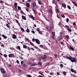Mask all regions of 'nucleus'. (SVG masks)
I'll list each match as a JSON object with an SVG mask.
<instances>
[{"label":"nucleus","instance_id":"nucleus-1","mask_svg":"<svg viewBox=\"0 0 77 77\" xmlns=\"http://www.w3.org/2000/svg\"><path fill=\"white\" fill-rule=\"evenodd\" d=\"M76 60H77V59L76 58L73 57L72 58L71 62H76Z\"/></svg>","mask_w":77,"mask_h":77},{"label":"nucleus","instance_id":"nucleus-2","mask_svg":"<svg viewBox=\"0 0 77 77\" xmlns=\"http://www.w3.org/2000/svg\"><path fill=\"white\" fill-rule=\"evenodd\" d=\"M9 57H15V55L13 54H9L8 55Z\"/></svg>","mask_w":77,"mask_h":77},{"label":"nucleus","instance_id":"nucleus-3","mask_svg":"<svg viewBox=\"0 0 77 77\" xmlns=\"http://www.w3.org/2000/svg\"><path fill=\"white\" fill-rule=\"evenodd\" d=\"M1 71L2 74H3V73L4 74H5V73H6V71H5V70H4L3 68L1 69Z\"/></svg>","mask_w":77,"mask_h":77},{"label":"nucleus","instance_id":"nucleus-4","mask_svg":"<svg viewBox=\"0 0 77 77\" xmlns=\"http://www.w3.org/2000/svg\"><path fill=\"white\" fill-rule=\"evenodd\" d=\"M35 42H36V43L37 44H40V41H39V40L38 39H35Z\"/></svg>","mask_w":77,"mask_h":77},{"label":"nucleus","instance_id":"nucleus-5","mask_svg":"<svg viewBox=\"0 0 77 77\" xmlns=\"http://www.w3.org/2000/svg\"><path fill=\"white\" fill-rule=\"evenodd\" d=\"M54 27V26H53V27L51 26L48 29V30L49 31H50V32H52V30H53V28Z\"/></svg>","mask_w":77,"mask_h":77},{"label":"nucleus","instance_id":"nucleus-6","mask_svg":"<svg viewBox=\"0 0 77 77\" xmlns=\"http://www.w3.org/2000/svg\"><path fill=\"white\" fill-rule=\"evenodd\" d=\"M66 58L67 59H69L71 61V60H72V57H69L68 56H66Z\"/></svg>","mask_w":77,"mask_h":77},{"label":"nucleus","instance_id":"nucleus-7","mask_svg":"<svg viewBox=\"0 0 77 77\" xmlns=\"http://www.w3.org/2000/svg\"><path fill=\"white\" fill-rule=\"evenodd\" d=\"M36 30L38 32V33H39V34H41V35L42 34V33L41 32H40V29H39V28H37L36 29Z\"/></svg>","mask_w":77,"mask_h":77},{"label":"nucleus","instance_id":"nucleus-8","mask_svg":"<svg viewBox=\"0 0 77 77\" xmlns=\"http://www.w3.org/2000/svg\"><path fill=\"white\" fill-rule=\"evenodd\" d=\"M71 71L72 72H74L75 74H76V73H77V72H76V71L73 69H71Z\"/></svg>","mask_w":77,"mask_h":77},{"label":"nucleus","instance_id":"nucleus-9","mask_svg":"<svg viewBox=\"0 0 77 77\" xmlns=\"http://www.w3.org/2000/svg\"><path fill=\"white\" fill-rule=\"evenodd\" d=\"M36 64L34 63H32L30 65V66H31V67H32V66H36Z\"/></svg>","mask_w":77,"mask_h":77},{"label":"nucleus","instance_id":"nucleus-10","mask_svg":"<svg viewBox=\"0 0 77 77\" xmlns=\"http://www.w3.org/2000/svg\"><path fill=\"white\" fill-rule=\"evenodd\" d=\"M2 37H3V38H4L5 39L8 38V37L4 35H2Z\"/></svg>","mask_w":77,"mask_h":77},{"label":"nucleus","instance_id":"nucleus-11","mask_svg":"<svg viewBox=\"0 0 77 77\" xmlns=\"http://www.w3.org/2000/svg\"><path fill=\"white\" fill-rule=\"evenodd\" d=\"M26 6L27 8H29L30 7V4L29 3H26Z\"/></svg>","mask_w":77,"mask_h":77},{"label":"nucleus","instance_id":"nucleus-12","mask_svg":"<svg viewBox=\"0 0 77 77\" xmlns=\"http://www.w3.org/2000/svg\"><path fill=\"white\" fill-rule=\"evenodd\" d=\"M55 11L57 14V13H59V9H56Z\"/></svg>","mask_w":77,"mask_h":77},{"label":"nucleus","instance_id":"nucleus-13","mask_svg":"<svg viewBox=\"0 0 77 77\" xmlns=\"http://www.w3.org/2000/svg\"><path fill=\"white\" fill-rule=\"evenodd\" d=\"M22 17L23 19L24 20H26V17H25L23 15H22Z\"/></svg>","mask_w":77,"mask_h":77},{"label":"nucleus","instance_id":"nucleus-14","mask_svg":"<svg viewBox=\"0 0 77 77\" xmlns=\"http://www.w3.org/2000/svg\"><path fill=\"white\" fill-rule=\"evenodd\" d=\"M12 38L13 39H16V38H17V36H16V35H15V34H13V35Z\"/></svg>","mask_w":77,"mask_h":77},{"label":"nucleus","instance_id":"nucleus-15","mask_svg":"<svg viewBox=\"0 0 77 77\" xmlns=\"http://www.w3.org/2000/svg\"><path fill=\"white\" fill-rule=\"evenodd\" d=\"M17 3H15L14 4V6L16 9H17Z\"/></svg>","mask_w":77,"mask_h":77},{"label":"nucleus","instance_id":"nucleus-16","mask_svg":"<svg viewBox=\"0 0 77 77\" xmlns=\"http://www.w3.org/2000/svg\"><path fill=\"white\" fill-rule=\"evenodd\" d=\"M62 38V36L60 35V37H59V39L58 40L59 41H60L61 40Z\"/></svg>","mask_w":77,"mask_h":77},{"label":"nucleus","instance_id":"nucleus-17","mask_svg":"<svg viewBox=\"0 0 77 77\" xmlns=\"http://www.w3.org/2000/svg\"><path fill=\"white\" fill-rule=\"evenodd\" d=\"M62 6H63V8H66V4H62Z\"/></svg>","mask_w":77,"mask_h":77},{"label":"nucleus","instance_id":"nucleus-18","mask_svg":"<svg viewBox=\"0 0 77 77\" xmlns=\"http://www.w3.org/2000/svg\"><path fill=\"white\" fill-rule=\"evenodd\" d=\"M42 59V60H44V61H46V59H45V58L44 57H41Z\"/></svg>","mask_w":77,"mask_h":77},{"label":"nucleus","instance_id":"nucleus-19","mask_svg":"<svg viewBox=\"0 0 77 77\" xmlns=\"http://www.w3.org/2000/svg\"><path fill=\"white\" fill-rule=\"evenodd\" d=\"M30 18H32V20H35L34 17H33V15H30Z\"/></svg>","mask_w":77,"mask_h":77},{"label":"nucleus","instance_id":"nucleus-20","mask_svg":"<svg viewBox=\"0 0 77 77\" xmlns=\"http://www.w3.org/2000/svg\"><path fill=\"white\" fill-rule=\"evenodd\" d=\"M20 29L21 31H22V32H24V29L23 28H22V27H20Z\"/></svg>","mask_w":77,"mask_h":77},{"label":"nucleus","instance_id":"nucleus-21","mask_svg":"<svg viewBox=\"0 0 77 77\" xmlns=\"http://www.w3.org/2000/svg\"><path fill=\"white\" fill-rule=\"evenodd\" d=\"M48 11L51 14H52V13L53 12H52V10L51 9H49Z\"/></svg>","mask_w":77,"mask_h":77},{"label":"nucleus","instance_id":"nucleus-22","mask_svg":"<svg viewBox=\"0 0 77 77\" xmlns=\"http://www.w3.org/2000/svg\"><path fill=\"white\" fill-rule=\"evenodd\" d=\"M67 30L69 32H72V30L71 29H69H69H67Z\"/></svg>","mask_w":77,"mask_h":77},{"label":"nucleus","instance_id":"nucleus-23","mask_svg":"<svg viewBox=\"0 0 77 77\" xmlns=\"http://www.w3.org/2000/svg\"><path fill=\"white\" fill-rule=\"evenodd\" d=\"M6 26L7 27H8V28L9 29L11 28V27H10V26H9V25L8 24H7Z\"/></svg>","mask_w":77,"mask_h":77},{"label":"nucleus","instance_id":"nucleus-24","mask_svg":"<svg viewBox=\"0 0 77 77\" xmlns=\"http://www.w3.org/2000/svg\"><path fill=\"white\" fill-rule=\"evenodd\" d=\"M36 5V3L35 2H34L33 3V7L34 8L35 6Z\"/></svg>","mask_w":77,"mask_h":77},{"label":"nucleus","instance_id":"nucleus-25","mask_svg":"<svg viewBox=\"0 0 77 77\" xmlns=\"http://www.w3.org/2000/svg\"><path fill=\"white\" fill-rule=\"evenodd\" d=\"M52 34L53 36H55V32H52Z\"/></svg>","mask_w":77,"mask_h":77},{"label":"nucleus","instance_id":"nucleus-26","mask_svg":"<svg viewBox=\"0 0 77 77\" xmlns=\"http://www.w3.org/2000/svg\"><path fill=\"white\" fill-rule=\"evenodd\" d=\"M27 46L25 45H23V48H27Z\"/></svg>","mask_w":77,"mask_h":77},{"label":"nucleus","instance_id":"nucleus-27","mask_svg":"<svg viewBox=\"0 0 77 77\" xmlns=\"http://www.w3.org/2000/svg\"><path fill=\"white\" fill-rule=\"evenodd\" d=\"M70 50H71L72 51L74 50V48L72 47H70L69 48Z\"/></svg>","mask_w":77,"mask_h":77},{"label":"nucleus","instance_id":"nucleus-28","mask_svg":"<svg viewBox=\"0 0 77 77\" xmlns=\"http://www.w3.org/2000/svg\"><path fill=\"white\" fill-rule=\"evenodd\" d=\"M17 48L19 49V50H21V51H22L21 50V48H20V46H17Z\"/></svg>","mask_w":77,"mask_h":77},{"label":"nucleus","instance_id":"nucleus-29","mask_svg":"<svg viewBox=\"0 0 77 77\" xmlns=\"http://www.w3.org/2000/svg\"><path fill=\"white\" fill-rule=\"evenodd\" d=\"M72 3H73V4H74V5H75V6H76V7H77V4H76V3H75V2H74V1H72Z\"/></svg>","mask_w":77,"mask_h":77},{"label":"nucleus","instance_id":"nucleus-30","mask_svg":"<svg viewBox=\"0 0 77 77\" xmlns=\"http://www.w3.org/2000/svg\"><path fill=\"white\" fill-rule=\"evenodd\" d=\"M38 3L39 5H42V3H41V1H38Z\"/></svg>","mask_w":77,"mask_h":77},{"label":"nucleus","instance_id":"nucleus-31","mask_svg":"<svg viewBox=\"0 0 77 77\" xmlns=\"http://www.w3.org/2000/svg\"><path fill=\"white\" fill-rule=\"evenodd\" d=\"M29 43L31 45H32V46H34V44H33V43H32L31 42H30Z\"/></svg>","mask_w":77,"mask_h":77},{"label":"nucleus","instance_id":"nucleus-32","mask_svg":"<svg viewBox=\"0 0 77 77\" xmlns=\"http://www.w3.org/2000/svg\"><path fill=\"white\" fill-rule=\"evenodd\" d=\"M60 67H61V68H63V64H60Z\"/></svg>","mask_w":77,"mask_h":77},{"label":"nucleus","instance_id":"nucleus-33","mask_svg":"<svg viewBox=\"0 0 77 77\" xmlns=\"http://www.w3.org/2000/svg\"><path fill=\"white\" fill-rule=\"evenodd\" d=\"M26 32L27 33H29V32H30V30H29V29H27Z\"/></svg>","mask_w":77,"mask_h":77},{"label":"nucleus","instance_id":"nucleus-34","mask_svg":"<svg viewBox=\"0 0 77 77\" xmlns=\"http://www.w3.org/2000/svg\"><path fill=\"white\" fill-rule=\"evenodd\" d=\"M66 39H69V36L68 35H66Z\"/></svg>","mask_w":77,"mask_h":77},{"label":"nucleus","instance_id":"nucleus-35","mask_svg":"<svg viewBox=\"0 0 77 77\" xmlns=\"http://www.w3.org/2000/svg\"><path fill=\"white\" fill-rule=\"evenodd\" d=\"M20 13L22 14H24V13L22 10L20 11Z\"/></svg>","mask_w":77,"mask_h":77},{"label":"nucleus","instance_id":"nucleus-36","mask_svg":"<svg viewBox=\"0 0 77 77\" xmlns=\"http://www.w3.org/2000/svg\"><path fill=\"white\" fill-rule=\"evenodd\" d=\"M38 63L39 65H40V66H42V64H41V63L40 62H38Z\"/></svg>","mask_w":77,"mask_h":77},{"label":"nucleus","instance_id":"nucleus-37","mask_svg":"<svg viewBox=\"0 0 77 77\" xmlns=\"http://www.w3.org/2000/svg\"><path fill=\"white\" fill-rule=\"evenodd\" d=\"M17 8L18 9V10H21V7L18 6L17 7Z\"/></svg>","mask_w":77,"mask_h":77},{"label":"nucleus","instance_id":"nucleus-38","mask_svg":"<svg viewBox=\"0 0 77 77\" xmlns=\"http://www.w3.org/2000/svg\"><path fill=\"white\" fill-rule=\"evenodd\" d=\"M32 42H35V41H36V39H35V38H33L32 39Z\"/></svg>","mask_w":77,"mask_h":77},{"label":"nucleus","instance_id":"nucleus-39","mask_svg":"<svg viewBox=\"0 0 77 77\" xmlns=\"http://www.w3.org/2000/svg\"><path fill=\"white\" fill-rule=\"evenodd\" d=\"M39 74H41V75H44V74H42V73L41 72H38Z\"/></svg>","mask_w":77,"mask_h":77},{"label":"nucleus","instance_id":"nucleus-40","mask_svg":"<svg viewBox=\"0 0 77 77\" xmlns=\"http://www.w3.org/2000/svg\"><path fill=\"white\" fill-rule=\"evenodd\" d=\"M67 8H68V9H71V7H70V6L68 5Z\"/></svg>","mask_w":77,"mask_h":77},{"label":"nucleus","instance_id":"nucleus-41","mask_svg":"<svg viewBox=\"0 0 77 77\" xmlns=\"http://www.w3.org/2000/svg\"><path fill=\"white\" fill-rule=\"evenodd\" d=\"M68 21H69V19L68 18H67L66 19V22L68 23Z\"/></svg>","mask_w":77,"mask_h":77},{"label":"nucleus","instance_id":"nucleus-42","mask_svg":"<svg viewBox=\"0 0 77 77\" xmlns=\"http://www.w3.org/2000/svg\"><path fill=\"white\" fill-rule=\"evenodd\" d=\"M61 17H63V18H65V15L63 14L61 15Z\"/></svg>","mask_w":77,"mask_h":77},{"label":"nucleus","instance_id":"nucleus-43","mask_svg":"<svg viewBox=\"0 0 77 77\" xmlns=\"http://www.w3.org/2000/svg\"><path fill=\"white\" fill-rule=\"evenodd\" d=\"M65 26L67 28V29H69V26H68L67 25H65Z\"/></svg>","mask_w":77,"mask_h":77},{"label":"nucleus","instance_id":"nucleus-44","mask_svg":"<svg viewBox=\"0 0 77 77\" xmlns=\"http://www.w3.org/2000/svg\"><path fill=\"white\" fill-rule=\"evenodd\" d=\"M44 57L45 59H46V58L47 57V56H46L45 55H44Z\"/></svg>","mask_w":77,"mask_h":77},{"label":"nucleus","instance_id":"nucleus-45","mask_svg":"<svg viewBox=\"0 0 77 77\" xmlns=\"http://www.w3.org/2000/svg\"><path fill=\"white\" fill-rule=\"evenodd\" d=\"M16 62H17V63H18V64H19V63H20V62H19V61H18V60H17Z\"/></svg>","mask_w":77,"mask_h":77},{"label":"nucleus","instance_id":"nucleus-46","mask_svg":"<svg viewBox=\"0 0 77 77\" xmlns=\"http://www.w3.org/2000/svg\"><path fill=\"white\" fill-rule=\"evenodd\" d=\"M3 56H4V57H7V55H6V54H4V55H3Z\"/></svg>","mask_w":77,"mask_h":77},{"label":"nucleus","instance_id":"nucleus-47","mask_svg":"<svg viewBox=\"0 0 77 77\" xmlns=\"http://www.w3.org/2000/svg\"><path fill=\"white\" fill-rule=\"evenodd\" d=\"M5 77H8V74H7V73H6L5 75Z\"/></svg>","mask_w":77,"mask_h":77},{"label":"nucleus","instance_id":"nucleus-48","mask_svg":"<svg viewBox=\"0 0 77 77\" xmlns=\"http://www.w3.org/2000/svg\"><path fill=\"white\" fill-rule=\"evenodd\" d=\"M15 21H16L17 22V23H19V22H18V21L17 20H15Z\"/></svg>","mask_w":77,"mask_h":77},{"label":"nucleus","instance_id":"nucleus-49","mask_svg":"<svg viewBox=\"0 0 77 77\" xmlns=\"http://www.w3.org/2000/svg\"><path fill=\"white\" fill-rule=\"evenodd\" d=\"M30 49H31L32 50H33V51H34L35 50V49H34V48H31Z\"/></svg>","mask_w":77,"mask_h":77},{"label":"nucleus","instance_id":"nucleus-50","mask_svg":"<svg viewBox=\"0 0 77 77\" xmlns=\"http://www.w3.org/2000/svg\"><path fill=\"white\" fill-rule=\"evenodd\" d=\"M47 21H48L51 24H53V22H50V21L48 20H47Z\"/></svg>","mask_w":77,"mask_h":77},{"label":"nucleus","instance_id":"nucleus-51","mask_svg":"<svg viewBox=\"0 0 77 77\" xmlns=\"http://www.w3.org/2000/svg\"><path fill=\"white\" fill-rule=\"evenodd\" d=\"M27 77H32V76H31L30 75H28Z\"/></svg>","mask_w":77,"mask_h":77},{"label":"nucleus","instance_id":"nucleus-52","mask_svg":"<svg viewBox=\"0 0 77 77\" xmlns=\"http://www.w3.org/2000/svg\"><path fill=\"white\" fill-rule=\"evenodd\" d=\"M63 73L64 75H66V72H63Z\"/></svg>","mask_w":77,"mask_h":77},{"label":"nucleus","instance_id":"nucleus-53","mask_svg":"<svg viewBox=\"0 0 77 77\" xmlns=\"http://www.w3.org/2000/svg\"><path fill=\"white\" fill-rule=\"evenodd\" d=\"M73 25H74V26H76V24L75 23H73Z\"/></svg>","mask_w":77,"mask_h":77},{"label":"nucleus","instance_id":"nucleus-54","mask_svg":"<svg viewBox=\"0 0 77 77\" xmlns=\"http://www.w3.org/2000/svg\"><path fill=\"white\" fill-rule=\"evenodd\" d=\"M21 63L22 65H23V61H22L21 62Z\"/></svg>","mask_w":77,"mask_h":77},{"label":"nucleus","instance_id":"nucleus-55","mask_svg":"<svg viewBox=\"0 0 77 77\" xmlns=\"http://www.w3.org/2000/svg\"><path fill=\"white\" fill-rule=\"evenodd\" d=\"M26 40L27 41H30L28 38H26Z\"/></svg>","mask_w":77,"mask_h":77},{"label":"nucleus","instance_id":"nucleus-56","mask_svg":"<svg viewBox=\"0 0 77 77\" xmlns=\"http://www.w3.org/2000/svg\"><path fill=\"white\" fill-rule=\"evenodd\" d=\"M40 47H41V48H43V45H40Z\"/></svg>","mask_w":77,"mask_h":77},{"label":"nucleus","instance_id":"nucleus-57","mask_svg":"<svg viewBox=\"0 0 77 77\" xmlns=\"http://www.w3.org/2000/svg\"><path fill=\"white\" fill-rule=\"evenodd\" d=\"M32 10H33V12H34L35 13H36V11H35V10H34L33 8L32 9Z\"/></svg>","mask_w":77,"mask_h":77},{"label":"nucleus","instance_id":"nucleus-58","mask_svg":"<svg viewBox=\"0 0 77 77\" xmlns=\"http://www.w3.org/2000/svg\"><path fill=\"white\" fill-rule=\"evenodd\" d=\"M26 10L27 11V12L29 11V9L27 8L26 9Z\"/></svg>","mask_w":77,"mask_h":77},{"label":"nucleus","instance_id":"nucleus-59","mask_svg":"<svg viewBox=\"0 0 77 77\" xmlns=\"http://www.w3.org/2000/svg\"><path fill=\"white\" fill-rule=\"evenodd\" d=\"M1 46L2 47H4V45H3V44H2V45H1Z\"/></svg>","mask_w":77,"mask_h":77},{"label":"nucleus","instance_id":"nucleus-60","mask_svg":"<svg viewBox=\"0 0 77 77\" xmlns=\"http://www.w3.org/2000/svg\"><path fill=\"white\" fill-rule=\"evenodd\" d=\"M32 33H35V31H32Z\"/></svg>","mask_w":77,"mask_h":77},{"label":"nucleus","instance_id":"nucleus-61","mask_svg":"<svg viewBox=\"0 0 77 77\" xmlns=\"http://www.w3.org/2000/svg\"><path fill=\"white\" fill-rule=\"evenodd\" d=\"M0 3H3V1H0Z\"/></svg>","mask_w":77,"mask_h":77},{"label":"nucleus","instance_id":"nucleus-62","mask_svg":"<svg viewBox=\"0 0 77 77\" xmlns=\"http://www.w3.org/2000/svg\"><path fill=\"white\" fill-rule=\"evenodd\" d=\"M31 63H28V65H31Z\"/></svg>","mask_w":77,"mask_h":77},{"label":"nucleus","instance_id":"nucleus-63","mask_svg":"<svg viewBox=\"0 0 77 77\" xmlns=\"http://www.w3.org/2000/svg\"><path fill=\"white\" fill-rule=\"evenodd\" d=\"M23 66H26V65L25 64H23Z\"/></svg>","mask_w":77,"mask_h":77},{"label":"nucleus","instance_id":"nucleus-64","mask_svg":"<svg viewBox=\"0 0 77 77\" xmlns=\"http://www.w3.org/2000/svg\"><path fill=\"white\" fill-rule=\"evenodd\" d=\"M55 37L54 36H52V39H54V38Z\"/></svg>","mask_w":77,"mask_h":77}]
</instances>
